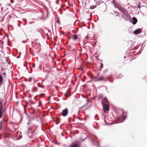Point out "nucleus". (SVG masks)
Instances as JSON below:
<instances>
[{"label":"nucleus","instance_id":"44","mask_svg":"<svg viewBox=\"0 0 147 147\" xmlns=\"http://www.w3.org/2000/svg\"><path fill=\"white\" fill-rule=\"evenodd\" d=\"M30 102L31 103H32V102L31 100H30Z\"/></svg>","mask_w":147,"mask_h":147},{"label":"nucleus","instance_id":"53","mask_svg":"<svg viewBox=\"0 0 147 147\" xmlns=\"http://www.w3.org/2000/svg\"><path fill=\"white\" fill-rule=\"evenodd\" d=\"M124 58H125V57H124Z\"/></svg>","mask_w":147,"mask_h":147},{"label":"nucleus","instance_id":"19","mask_svg":"<svg viewBox=\"0 0 147 147\" xmlns=\"http://www.w3.org/2000/svg\"><path fill=\"white\" fill-rule=\"evenodd\" d=\"M1 74L3 75L4 76V77L5 76L6 74L5 72L4 71L3 73L2 72Z\"/></svg>","mask_w":147,"mask_h":147},{"label":"nucleus","instance_id":"28","mask_svg":"<svg viewBox=\"0 0 147 147\" xmlns=\"http://www.w3.org/2000/svg\"><path fill=\"white\" fill-rule=\"evenodd\" d=\"M37 84L38 85V86L39 87L40 86V84L39 83H38Z\"/></svg>","mask_w":147,"mask_h":147},{"label":"nucleus","instance_id":"23","mask_svg":"<svg viewBox=\"0 0 147 147\" xmlns=\"http://www.w3.org/2000/svg\"><path fill=\"white\" fill-rule=\"evenodd\" d=\"M23 20H24L25 21V25L26 24V23H27L26 20V19H24Z\"/></svg>","mask_w":147,"mask_h":147},{"label":"nucleus","instance_id":"55","mask_svg":"<svg viewBox=\"0 0 147 147\" xmlns=\"http://www.w3.org/2000/svg\"><path fill=\"white\" fill-rule=\"evenodd\" d=\"M69 120H70V119H69V121H70Z\"/></svg>","mask_w":147,"mask_h":147},{"label":"nucleus","instance_id":"56","mask_svg":"<svg viewBox=\"0 0 147 147\" xmlns=\"http://www.w3.org/2000/svg\"><path fill=\"white\" fill-rule=\"evenodd\" d=\"M7 63H9V62L8 61H7Z\"/></svg>","mask_w":147,"mask_h":147},{"label":"nucleus","instance_id":"13","mask_svg":"<svg viewBox=\"0 0 147 147\" xmlns=\"http://www.w3.org/2000/svg\"><path fill=\"white\" fill-rule=\"evenodd\" d=\"M97 6L96 5H92L90 6V8L91 9H93L96 7Z\"/></svg>","mask_w":147,"mask_h":147},{"label":"nucleus","instance_id":"25","mask_svg":"<svg viewBox=\"0 0 147 147\" xmlns=\"http://www.w3.org/2000/svg\"><path fill=\"white\" fill-rule=\"evenodd\" d=\"M42 104V103L41 102V101H39V105L40 106Z\"/></svg>","mask_w":147,"mask_h":147},{"label":"nucleus","instance_id":"29","mask_svg":"<svg viewBox=\"0 0 147 147\" xmlns=\"http://www.w3.org/2000/svg\"><path fill=\"white\" fill-rule=\"evenodd\" d=\"M22 42L23 43H25L26 42L25 41H24V40H23L22 41Z\"/></svg>","mask_w":147,"mask_h":147},{"label":"nucleus","instance_id":"32","mask_svg":"<svg viewBox=\"0 0 147 147\" xmlns=\"http://www.w3.org/2000/svg\"><path fill=\"white\" fill-rule=\"evenodd\" d=\"M36 91V90L33 89V91L34 92H35Z\"/></svg>","mask_w":147,"mask_h":147},{"label":"nucleus","instance_id":"22","mask_svg":"<svg viewBox=\"0 0 147 147\" xmlns=\"http://www.w3.org/2000/svg\"><path fill=\"white\" fill-rule=\"evenodd\" d=\"M94 138H95V139H96V140H98V138L97 137L95 136H94Z\"/></svg>","mask_w":147,"mask_h":147},{"label":"nucleus","instance_id":"34","mask_svg":"<svg viewBox=\"0 0 147 147\" xmlns=\"http://www.w3.org/2000/svg\"><path fill=\"white\" fill-rule=\"evenodd\" d=\"M88 20H92V17H90V19H88Z\"/></svg>","mask_w":147,"mask_h":147},{"label":"nucleus","instance_id":"8","mask_svg":"<svg viewBox=\"0 0 147 147\" xmlns=\"http://www.w3.org/2000/svg\"><path fill=\"white\" fill-rule=\"evenodd\" d=\"M92 141L93 143L95 145L99 147V144L98 142H97L96 140L92 138Z\"/></svg>","mask_w":147,"mask_h":147},{"label":"nucleus","instance_id":"49","mask_svg":"<svg viewBox=\"0 0 147 147\" xmlns=\"http://www.w3.org/2000/svg\"><path fill=\"white\" fill-rule=\"evenodd\" d=\"M17 58H19V57H17Z\"/></svg>","mask_w":147,"mask_h":147},{"label":"nucleus","instance_id":"43","mask_svg":"<svg viewBox=\"0 0 147 147\" xmlns=\"http://www.w3.org/2000/svg\"><path fill=\"white\" fill-rule=\"evenodd\" d=\"M36 31H38V32H40L39 31V30H37Z\"/></svg>","mask_w":147,"mask_h":147},{"label":"nucleus","instance_id":"1","mask_svg":"<svg viewBox=\"0 0 147 147\" xmlns=\"http://www.w3.org/2000/svg\"><path fill=\"white\" fill-rule=\"evenodd\" d=\"M32 119H34V117H31V118H29L28 119V121L27 123V124L29 125L28 126H27L29 132L31 131V129L34 127L35 125V124L32 123Z\"/></svg>","mask_w":147,"mask_h":147},{"label":"nucleus","instance_id":"37","mask_svg":"<svg viewBox=\"0 0 147 147\" xmlns=\"http://www.w3.org/2000/svg\"><path fill=\"white\" fill-rule=\"evenodd\" d=\"M138 8H140V5H138Z\"/></svg>","mask_w":147,"mask_h":147},{"label":"nucleus","instance_id":"38","mask_svg":"<svg viewBox=\"0 0 147 147\" xmlns=\"http://www.w3.org/2000/svg\"><path fill=\"white\" fill-rule=\"evenodd\" d=\"M3 121H7L6 120L4 119H3Z\"/></svg>","mask_w":147,"mask_h":147},{"label":"nucleus","instance_id":"27","mask_svg":"<svg viewBox=\"0 0 147 147\" xmlns=\"http://www.w3.org/2000/svg\"><path fill=\"white\" fill-rule=\"evenodd\" d=\"M107 71V69H105L104 71V73H105Z\"/></svg>","mask_w":147,"mask_h":147},{"label":"nucleus","instance_id":"50","mask_svg":"<svg viewBox=\"0 0 147 147\" xmlns=\"http://www.w3.org/2000/svg\"><path fill=\"white\" fill-rule=\"evenodd\" d=\"M18 26H20V25H19V24H18Z\"/></svg>","mask_w":147,"mask_h":147},{"label":"nucleus","instance_id":"33","mask_svg":"<svg viewBox=\"0 0 147 147\" xmlns=\"http://www.w3.org/2000/svg\"><path fill=\"white\" fill-rule=\"evenodd\" d=\"M32 67H35V64H33Z\"/></svg>","mask_w":147,"mask_h":147},{"label":"nucleus","instance_id":"36","mask_svg":"<svg viewBox=\"0 0 147 147\" xmlns=\"http://www.w3.org/2000/svg\"><path fill=\"white\" fill-rule=\"evenodd\" d=\"M11 1V3H13L14 1L13 0H12V1Z\"/></svg>","mask_w":147,"mask_h":147},{"label":"nucleus","instance_id":"5","mask_svg":"<svg viewBox=\"0 0 147 147\" xmlns=\"http://www.w3.org/2000/svg\"><path fill=\"white\" fill-rule=\"evenodd\" d=\"M118 9L124 14H126L127 13L126 10L122 7H119Z\"/></svg>","mask_w":147,"mask_h":147},{"label":"nucleus","instance_id":"3","mask_svg":"<svg viewBox=\"0 0 147 147\" xmlns=\"http://www.w3.org/2000/svg\"><path fill=\"white\" fill-rule=\"evenodd\" d=\"M4 111L3 107L2 106V104L0 101V119H1L3 115V113Z\"/></svg>","mask_w":147,"mask_h":147},{"label":"nucleus","instance_id":"14","mask_svg":"<svg viewBox=\"0 0 147 147\" xmlns=\"http://www.w3.org/2000/svg\"><path fill=\"white\" fill-rule=\"evenodd\" d=\"M104 78L103 77H101L100 78H99L98 79V81H102L103 80Z\"/></svg>","mask_w":147,"mask_h":147},{"label":"nucleus","instance_id":"26","mask_svg":"<svg viewBox=\"0 0 147 147\" xmlns=\"http://www.w3.org/2000/svg\"><path fill=\"white\" fill-rule=\"evenodd\" d=\"M56 3L57 4H58L59 3V1H58V0H57L56 2Z\"/></svg>","mask_w":147,"mask_h":147},{"label":"nucleus","instance_id":"21","mask_svg":"<svg viewBox=\"0 0 147 147\" xmlns=\"http://www.w3.org/2000/svg\"><path fill=\"white\" fill-rule=\"evenodd\" d=\"M103 64L102 63H101V65L100 66V67L101 68V69H102L103 68Z\"/></svg>","mask_w":147,"mask_h":147},{"label":"nucleus","instance_id":"16","mask_svg":"<svg viewBox=\"0 0 147 147\" xmlns=\"http://www.w3.org/2000/svg\"><path fill=\"white\" fill-rule=\"evenodd\" d=\"M71 51H72V52H71L72 53H73V52L74 53H75L76 52V49H73Z\"/></svg>","mask_w":147,"mask_h":147},{"label":"nucleus","instance_id":"48","mask_svg":"<svg viewBox=\"0 0 147 147\" xmlns=\"http://www.w3.org/2000/svg\"><path fill=\"white\" fill-rule=\"evenodd\" d=\"M31 45H32V43H31Z\"/></svg>","mask_w":147,"mask_h":147},{"label":"nucleus","instance_id":"57","mask_svg":"<svg viewBox=\"0 0 147 147\" xmlns=\"http://www.w3.org/2000/svg\"><path fill=\"white\" fill-rule=\"evenodd\" d=\"M11 1H12V0H11Z\"/></svg>","mask_w":147,"mask_h":147},{"label":"nucleus","instance_id":"20","mask_svg":"<svg viewBox=\"0 0 147 147\" xmlns=\"http://www.w3.org/2000/svg\"><path fill=\"white\" fill-rule=\"evenodd\" d=\"M24 113H25L26 114V115L28 116H29L28 115V114H27V113H26V109H25L24 108Z\"/></svg>","mask_w":147,"mask_h":147},{"label":"nucleus","instance_id":"31","mask_svg":"<svg viewBox=\"0 0 147 147\" xmlns=\"http://www.w3.org/2000/svg\"><path fill=\"white\" fill-rule=\"evenodd\" d=\"M39 87H41V88H44V87L43 86H42V85H41L40 86H39Z\"/></svg>","mask_w":147,"mask_h":147},{"label":"nucleus","instance_id":"54","mask_svg":"<svg viewBox=\"0 0 147 147\" xmlns=\"http://www.w3.org/2000/svg\"><path fill=\"white\" fill-rule=\"evenodd\" d=\"M55 26L56 27V24H55Z\"/></svg>","mask_w":147,"mask_h":147},{"label":"nucleus","instance_id":"4","mask_svg":"<svg viewBox=\"0 0 147 147\" xmlns=\"http://www.w3.org/2000/svg\"><path fill=\"white\" fill-rule=\"evenodd\" d=\"M68 113V109H65L63 110L61 112V114L62 115L65 117L67 115Z\"/></svg>","mask_w":147,"mask_h":147},{"label":"nucleus","instance_id":"10","mask_svg":"<svg viewBox=\"0 0 147 147\" xmlns=\"http://www.w3.org/2000/svg\"><path fill=\"white\" fill-rule=\"evenodd\" d=\"M3 78L1 75L0 74V86L2 84L3 81Z\"/></svg>","mask_w":147,"mask_h":147},{"label":"nucleus","instance_id":"35","mask_svg":"<svg viewBox=\"0 0 147 147\" xmlns=\"http://www.w3.org/2000/svg\"><path fill=\"white\" fill-rule=\"evenodd\" d=\"M57 22L59 24H60V22L58 21H57Z\"/></svg>","mask_w":147,"mask_h":147},{"label":"nucleus","instance_id":"12","mask_svg":"<svg viewBox=\"0 0 147 147\" xmlns=\"http://www.w3.org/2000/svg\"><path fill=\"white\" fill-rule=\"evenodd\" d=\"M102 101H103V103L108 104V100L106 97H105V98H104V99Z\"/></svg>","mask_w":147,"mask_h":147},{"label":"nucleus","instance_id":"45","mask_svg":"<svg viewBox=\"0 0 147 147\" xmlns=\"http://www.w3.org/2000/svg\"><path fill=\"white\" fill-rule=\"evenodd\" d=\"M123 113H122V114H123Z\"/></svg>","mask_w":147,"mask_h":147},{"label":"nucleus","instance_id":"30","mask_svg":"<svg viewBox=\"0 0 147 147\" xmlns=\"http://www.w3.org/2000/svg\"><path fill=\"white\" fill-rule=\"evenodd\" d=\"M108 80L111 82H113V81L112 80Z\"/></svg>","mask_w":147,"mask_h":147},{"label":"nucleus","instance_id":"52","mask_svg":"<svg viewBox=\"0 0 147 147\" xmlns=\"http://www.w3.org/2000/svg\"><path fill=\"white\" fill-rule=\"evenodd\" d=\"M24 107L25 108V106H24Z\"/></svg>","mask_w":147,"mask_h":147},{"label":"nucleus","instance_id":"6","mask_svg":"<svg viewBox=\"0 0 147 147\" xmlns=\"http://www.w3.org/2000/svg\"><path fill=\"white\" fill-rule=\"evenodd\" d=\"M137 18L135 17H133L132 18V20L131 21V22L133 25H135L137 23Z\"/></svg>","mask_w":147,"mask_h":147},{"label":"nucleus","instance_id":"51","mask_svg":"<svg viewBox=\"0 0 147 147\" xmlns=\"http://www.w3.org/2000/svg\"><path fill=\"white\" fill-rule=\"evenodd\" d=\"M57 144H59V143H57Z\"/></svg>","mask_w":147,"mask_h":147},{"label":"nucleus","instance_id":"15","mask_svg":"<svg viewBox=\"0 0 147 147\" xmlns=\"http://www.w3.org/2000/svg\"><path fill=\"white\" fill-rule=\"evenodd\" d=\"M77 36L76 34H74V39H77Z\"/></svg>","mask_w":147,"mask_h":147},{"label":"nucleus","instance_id":"24","mask_svg":"<svg viewBox=\"0 0 147 147\" xmlns=\"http://www.w3.org/2000/svg\"><path fill=\"white\" fill-rule=\"evenodd\" d=\"M125 117L124 116H123V117L122 119H123V121H123L124 120H125Z\"/></svg>","mask_w":147,"mask_h":147},{"label":"nucleus","instance_id":"39","mask_svg":"<svg viewBox=\"0 0 147 147\" xmlns=\"http://www.w3.org/2000/svg\"><path fill=\"white\" fill-rule=\"evenodd\" d=\"M61 135L62 136H64V135H63V133H62L61 134Z\"/></svg>","mask_w":147,"mask_h":147},{"label":"nucleus","instance_id":"47","mask_svg":"<svg viewBox=\"0 0 147 147\" xmlns=\"http://www.w3.org/2000/svg\"><path fill=\"white\" fill-rule=\"evenodd\" d=\"M116 16H118V15H116Z\"/></svg>","mask_w":147,"mask_h":147},{"label":"nucleus","instance_id":"41","mask_svg":"<svg viewBox=\"0 0 147 147\" xmlns=\"http://www.w3.org/2000/svg\"><path fill=\"white\" fill-rule=\"evenodd\" d=\"M121 17L122 18H124V17H123V16L122 15H121Z\"/></svg>","mask_w":147,"mask_h":147},{"label":"nucleus","instance_id":"40","mask_svg":"<svg viewBox=\"0 0 147 147\" xmlns=\"http://www.w3.org/2000/svg\"><path fill=\"white\" fill-rule=\"evenodd\" d=\"M71 118L70 117H69L68 119L69 121V119H71Z\"/></svg>","mask_w":147,"mask_h":147},{"label":"nucleus","instance_id":"42","mask_svg":"<svg viewBox=\"0 0 147 147\" xmlns=\"http://www.w3.org/2000/svg\"><path fill=\"white\" fill-rule=\"evenodd\" d=\"M119 78L118 77H117L116 78V79H117V78Z\"/></svg>","mask_w":147,"mask_h":147},{"label":"nucleus","instance_id":"9","mask_svg":"<svg viewBox=\"0 0 147 147\" xmlns=\"http://www.w3.org/2000/svg\"><path fill=\"white\" fill-rule=\"evenodd\" d=\"M40 44L39 43H36V45L35 47V49H36L38 50V51H39L40 50V49H39V48H40Z\"/></svg>","mask_w":147,"mask_h":147},{"label":"nucleus","instance_id":"2","mask_svg":"<svg viewBox=\"0 0 147 147\" xmlns=\"http://www.w3.org/2000/svg\"><path fill=\"white\" fill-rule=\"evenodd\" d=\"M104 111L105 112L106 111H108L109 107L108 104L107 103H103V101L102 102Z\"/></svg>","mask_w":147,"mask_h":147},{"label":"nucleus","instance_id":"18","mask_svg":"<svg viewBox=\"0 0 147 147\" xmlns=\"http://www.w3.org/2000/svg\"><path fill=\"white\" fill-rule=\"evenodd\" d=\"M0 129H1L2 127V121L0 122Z\"/></svg>","mask_w":147,"mask_h":147},{"label":"nucleus","instance_id":"7","mask_svg":"<svg viewBox=\"0 0 147 147\" xmlns=\"http://www.w3.org/2000/svg\"><path fill=\"white\" fill-rule=\"evenodd\" d=\"M142 32V30L140 28H138L135 30L134 32V33L135 34H137Z\"/></svg>","mask_w":147,"mask_h":147},{"label":"nucleus","instance_id":"46","mask_svg":"<svg viewBox=\"0 0 147 147\" xmlns=\"http://www.w3.org/2000/svg\"><path fill=\"white\" fill-rule=\"evenodd\" d=\"M105 81H107V80H106V79H105Z\"/></svg>","mask_w":147,"mask_h":147},{"label":"nucleus","instance_id":"11","mask_svg":"<svg viewBox=\"0 0 147 147\" xmlns=\"http://www.w3.org/2000/svg\"><path fill=\"white\" fill-rule=\"evenodd\" d=\"M70 147H78V145L77 143L72 144L69 146Z\"/></svg>","mask_w":147,"mask_h":147},{"label":"nucleus","instance_id":"17","mask_svg":"<svg viewBox=\"0 0 147 147\" xmlns=\"http://www.w3.org/2000/svg\"><path fill=\"white\" fill-rule=\"evenodd\" d=\"M124 18L125 20L126 21H127L128 20V19H129L128 17V16H127V17H124Z\"/></svg>","mask_w":147,"mask_h":147}]
</instances>
